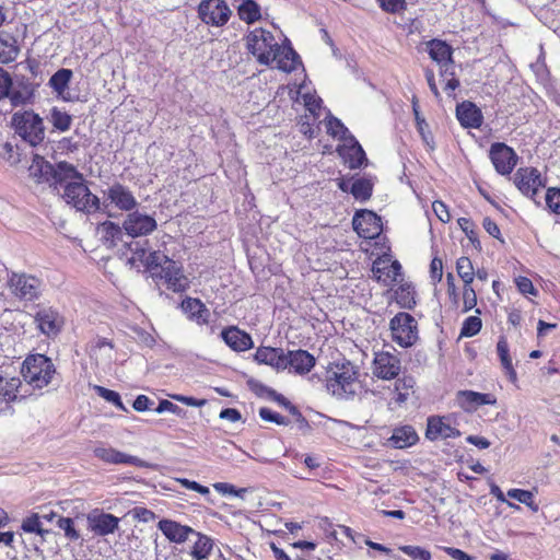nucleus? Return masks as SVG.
<instances>
[{"label":"nucleus","mask_w":560,"mask_h":560,"mask_svg":"<svg viewBox=\"0 0 560 560\" xmlns=\"http://www.w3.org/2000/svg\"><path fill=\"white\" fill-rule=\"evenodd\" d=\"M482 327L481 318L478 316H469L467 317L460 328V337H474L476 336Z\"/></svg>","instance_id":"50"},{"label":"nucleus","mask_w":560,"mask_h":560,"mask_svg":"<svg viewBox=\"0 0 560 560\" xmlns=\"http://www.w3.org/2000/svg\"><path fill=\"white\" fill-rule=\"evenodd\" d=\"M159 529L171 541L182 544L191 540L195 529L189 526L182 525L175 521L162 520L159 522Z\"/></svg>","instance_id":"28"},{"label":"nucleus","mask_w":560,"mask_h":560,"mask_svg":"<svg viewBox=\"0 0 560 560\" xmlns=\"http://www.w3.org/2000/svg\"><path fill=\"white\" fill-rule=\"evenodd\" d=\"M456 117L464 128L478 129L483 122L481 109L469 101H464L456 106Z\"/></svg>","instance_id":"23"},{"label":"nucleus","mask_w":560,"mask_h":560,"mask_svg":"<svg viewBox=\"0 0 560 560\" xmlns=\"http://www.w3.org/2000/svg\"><path fill=\"white\" fill-rule=\"evenodd\" d=\"M164 280L168 290L173 292H184L188 285V278L183 273L182 267L168 257H164V264L161 266L160 272H153Z\"/></svg>","instance_id":"15"},{"label":"nucleus","mask_w":560,"mask_h":560,"mask_svg":"<svg viewBox=\"0 0 560 560\" xmlns=\"http://www.w3.org/2000/svg\"><path fill=\"white\" fill-rule=\"evenodd\" d=\"M22 529L25 533H40V522L37 514H32L22 522Z\"/></svg>","instance_id":"63"},{"label":"nucleus","mask_w":560,"mask_h":560,"mask_svg":"<svg viewBox=\"0 0 560 560\" xmlns=\"http://www.w3.org/2000/svg\"><path fill=\"white\" fill-rule=\"evenodd\" d=\"M489 156L495 171L501 175L511 174L517 162L514 150L503 142L492 143Z\"/></svg>","instance_id":"17"},{"label":"nucleus","mask_w":560,"mask_h":560,"mask_svg":"<svg viewBox=\"0 0 560 560\" xmlns=\"http://www.w3.org/2000/svg\"><path fill=\"white\" fill-rule=\"evenodd\" d=\"M72 75V70L61 68L50 77L48 82V85L57 93L58 96L62 97L65 101L69 100L65 96V92L68 89Z\"/></svg>","instance_id":"38"},{"label":"nucleus","mask_w":560,"mask_h":560,"mask_svg":"<svg viewBox=\"0 0 560 560\" xmlns=\"http://www.w3.org/2000/svg\"><path fill=\"white\" fill-rule=\"evenodd\" d=\"M97 231L107 247L117 246L118 243L124 241V235L126 234L124 231V222L119 225L113 221H104L98 225Z\"/></svg>","instance_id":"33"},{"label":"nucleus","mask_w":560,"mask_h":560,"mask_svg":"<svg viewBox=\"0 0 560 560\" xmlns=\"http://www.w3.org/2000/svg\"><path fill=\"white\" fill-rule=\"evenodd\" d=\"M456 271L464 284L472 283L475 279V269L471 260L466 257H459L456 261Z\"/></svg>","instance_id":"47"},{"label":"nucleus","mask_w":560,"mask_h":560,"mask_svg":"<svg viewBox=\"0 0 560 560\" xmlns=\"http://www.w3.org/2000/svg\"><path fill=\"white\" fill-rule=\"evenodd\" d=\"M93 454L97 459L104 462L105 464L130 465L136 467L144 466V462L141 458L122 453L110 446L98 445L93 450Z\"/></svg>","instance_id":"20"},{"label":"nucleus","mask_w":560,"mask_h":560,"mask_svg":"<svg viewBox=\"0 0 560 560\" xmlns=\"http://www.w3.org/2000/svg\"><path fill=\"white\" fill-rule=\"evenodd\" d=\"M31 173L38 178V182H46L58 189L63 187L69 179L82 180V174L70 163L61 161L55 165L35 155L31 166Z\"/></svg>","instance_id":"2"},{"label":"nucleus","mask_w":560,"mask_h":560,"mask_svg":"<svg viewBox=\"0 0 560 560\" xmlns=\"http://www.w3.org/2000/svg\"><path fill=\"white\" fill-rule=\"evenodd\" d=\"M401 360L397 353L390 351H377L372 362V373L380 380L390 381L399 376Z\"/></svg>","instance_id":"10"},{"label":"nucleus","mask_w":560,"mask_h":560,"mask_svg":"<svg viewBox=\"0 0 560 560\" xmlns=\"http://www.w3.org/2000/svg\"><path fill=\"white\" fill-rule=\"evenodd\" d=\"M258 413L262 420L268 421V422H273L278 425H288L290 423V420L288 418L281 416L280 413H278L267 407H261L259 409Z\"/></svg>","instance_id":"56"},{"label":"nucleus","mask_w":560,"mask_h":560,"mask_svg":"<svg viewBox=\"0 0 560 560\" xmlns=\"http://www.w3.org/2000/svg\"><path fill=\"white\" fill-rule=\"evenodd\" d=\"M154 410L158 413H163V412L167 411V412L174 413L178 417H185V415H186V411L183 408H180L179 406H177L176 404H174L167 399L160 400L158 407Z\"/></svg>","instance_id":"60"},{"label":"nucleus","mask_w":560,"mask_h":560,"mask_svg":"<svg viewBox=\"0 0 560 560\" xmlns=\"http://www.w3.org/2000/svg\"><path fill=\"white\" fill-rule=\"evenodd\" d=\"M401 266L397 260L390 261L385 259H378L374 261L372 272L377 281L384 284H390L397 281L400 276Z\"/></svg>","instance_id":"29"},{"label":"nucleus","mask_w":560,"mask_h":560,"mask_svg":"<svg viewBox=\"0 0 560 560\" xmlns=\"http://www.w3.org/2000/svg\"><path fill=\"white\" fill-rule=\"evenodd\" d=\"M389 329L393 341L402 348H409L418 340V325L409 313H397L389 322Z\"/></svg>","instance_id":"8"},{"label":"nucleus","mask_w":560,"mask_h":560,"mask_svg":"<svg viewBox=\"0 0 560 560\" xmlns=\"http://www.w3.org/2000/svg\"><path fill=\"white\" fill-rule=\"evenodd\" d=\"M285 369H290L296 374L308 373L316 363L315 357L306 350H289L285 352Z\"/></svg>","instance_id":"22"},{"label":"nucleus","mask_w":560,"mask_h":560,"mask_svg":"<svg viewBox=\"0 0 560 560\" xmlns=\"http://www.w3.org/2000/svg\"><path fill=\"white\" fill-rule=\"evenodd\" d=\"M48 120L60 132L68 131L72 125V116L58 107L50 109Z\"/></svg>","instance_id":"40"},{"label":"nucleus","mask_w":560,"mask_h":560,"mask_svg":"<svg viewBox=\"0 0 560 560\" xmlns=\"http://www.w3.org/2000/svg\"><path fill=\"white\" fill-rule=\"evenodd\" d=\"M514 184L523 195L532 199L545 186L540 172L534 167L518 168L514 174Z\"/></svg>","instance_id":"18"},{"label":"nucleus","mask_w":560,"mask_h":560,"mask_svg":"<svg viewBox=\"0 0 560 560\" xmlns=\"http://www.w3.org/2000/svg\"><path fill=\"white\" fill-rule=\"evenodd\" d=\"M427 51L430 58L438 65H450L454 62L453 47L445 40L433 38L427 43Z\"/></svg>","instance_id":"31"},{"label":"nucleus","mask_w":560,"mask_h":560,"mask_svg":"<svg viewBox=\"0 0 560 560\" xmlns=\"http://www.w3.org/2000/svg\"><path fill=\"white\" fill-rule=\"evenodd\" d=\"M15 133L31 147H36L45 139V126L40 116L33 110L15 113L12 116Z\"/></svg>","instance_id":"4"},{"label":"nucleus","mask_w":560,"mask_h":560,"mask_svg":"<svg viewBox=\"0 0 560 560\" xmlns=\"http://www.w3.org/2000/svg\"><path fill=\"white\" fill-rule=\"evenodd\" d=\"M15 535L13 532H0V555L13 558Z\"/></svg>","instance_id":"51"},{"label":"nucleus","mask_w":560,"mask_h":560,"mask_svg":"<svg viewBox=\"0 0 560 560\" xmlns=\"http://www.w3.org/2000/svg\"><path fill=\"white\" fill-rule=\"evenodd\" d=\"M412 108H413L415 119L417 122V129H418L419 133L421 135L423 141L427 144H429V141L432 140V136H431V132L428 130L429 126H428L425 119L420 116L417 103L415 101H413Z\"/></svg>","instance_id":"57"},{"label":"nucleus","mask_w":560,"mask_h":560,"mask_svg":"<svg viewBox=\"0 0 560 560\" xmlns=\"http://www.w3.org/2000/svg\"><path fill=\"white\" fill-rule=\"evenodd\" d=\"M546 205L556 214H560V188H549L546 192Z\"/></svg>","instance_id":"59"},{"label":"nucleus","mask_w":560,"mask_h":560,"mask_svg":"<svg viewBox=\"0 0 560 560\" xmlns=\"http://www.w3.org/2000/svg\"><path fill=\"white\" fill-rule=\"evenodd\" d=\"M373 186L374 183L371 176L358 177L351 184L350 194L355 200L366 201L372 196Z\"/></svg>","instance_id":"39"},{"label":"nucleus","mask_w":560,"mask_h":560,"mask_svg":"<svg viewBox=\"0 0 560 560\" xmlns=\"http://www.w3.org/2000/svg\"><path fill=\"white\" fill-rule=\"evenodd\" d=\"M399 550L409 556L413 560H431V552L419 546L402 545Z\"/></svg>","instance_id":"53"},{"label":"nucleus","mask_w":560,"mask_h":560,"mask_svg":"<svg viewBox=\"0 0 560 560\" xmlns=\"http://www.w3.org/2000/svg\"><path fill=\"white\" fill-rule=\"evenodd\" d=\"M380 7L387 13H399L406 10V0H378Z\"/></svg>","instance_id":"61"},{"label":"nucleus","mask_w":560,"mask_h":560,"mask_svg":"<svg viewBox=\"0 0 560 560\" xmlns=\"http://www.w3.org/2000/svg\"><path fill=\"white\" fill-rule=\"evenodd\" d=\"M353 230L360 237L374 240L383 231L382 219L371 210L357 211L352 219Z\"/></svg>","instance_id":"12"},{"label":"nucleus","mask_w":560,"mask_h":560,"mask_svg":"<svg viewBox=\"0 0 560 560\" xmlns=\"http://www.w3.org/2000/svg\"><path fill=\"white\" fill-rule=\"evenodd\" d=\"M104 206L107 201L120 211L130 212L138 206V201L129 187L115 183L104 191Z\"/></svg>","instance_id":"16"},{"label":"nucleus","mask_w":560,"mask_h":560,"mask_svg":"<svg viewBox=\"0 0 560 560\" xmlns=\"http://www.w3.org/2000/svg\"><path fill=\"white\" fill-rule=\"evenodd\" d=\"M257 393L260 396H265L266 398L277 402L278 405H280L282 407H285L288 405V402L290 401L282 394H279L275 389H272L266 385H262V384H259L257 386Z\"/></svg>","instance_id":"55"},{"label":"nucleus","mask_w":560,"mask_h":560,"mask_svg":"<svg viewBox=\"0 0 560 560\" xmlns=\"http://www.w3.org/2000/svg\"><path fill=\"white\" fill-rule=\"evenodd\" d=\"M58 527L65 532L67 538L71 540H78L80 538V534L74 528V522L70 517H59Z\"/></svg>","instance_id":"58"},{"label":"nucleus","mask_w":560,"mask_h":560,"mask_svg":"<svg viewBox=\"0 0 560 560\" xmlns=\"http://www.w3.org/2000/svg\"><path fill=\"white\" fill-rule=\"evenodd\" d=\"M458 406L465 411H475L483 405H494L497 399L491 394H483L474 390H460L456 397Z\"/></svg>","instance_id":"26"},{"label":"nucleus","mask_w":560,"mask_h":560,"mask_svg":"<svg viewBox=\"0 0 560 560\" xmlns=\"http://www.w3.org/2000/svg\"><path fill=\"white\" fill-rule=\"evenodd\" d=\"M22 381L18 376H4L0 374V413H12L11 402L19 399V389ZM23 396L21 395V398Z\"/></svg>","instance_id":"21"},{"label":"nucleus","mask_w":560,"mask_h":560,"mask_svg":"<svg viewBox=\"0 0 560 560\" xmlns=\"http://www.w3.org/2000/svg\"><path fill=\"white\" fill-rule=\"evenodd\" d=\"M337 152L351 170L360 168L368 162L365 152L354 136H348L339 143Z\"/></svg>","instance_id":"19"},{"label":"nucleus","mask_w":560,"mask_h":560,"mask_svg":"<svg viewBox=\"0 0 560 560\" xmlns=\"http://www.w3.org/2000/svg\"><path fill=\"white\" fill-rule=\"evenodd\" d=\"M89 528L97 536L113 534L119 524V518L109 513H91L88 515Z\"/></svg>","instance_id":"24"},{"label":"nucleus","mask_w":560,"mask_h":560,"mask_svg":"<svg viewBox=\"0 0 560 560\" xmlns=\"http://www.w3.org/2000/svg\"><path fill=\"white\" fill-rule=\"evenodd\" d=\"M451 416H430L427 419L425 438L429 441L455 439L462 435Z\"/></svg>","instance_id":"14"},{"label":"nucleus","mask_w":560,"mask_h":560,"mask_svg":"<svg viewBox=\"0 0 560 560\" xmlns=\"http://www.w3.org/2000/svg\"><path fill=\"white\" fill-rule=\"evenodd\" d=\"M8 287L10 292L23 302H33L42 295L40 280L27 273L11 272L8 278Z\"/></svg>","instance_id":"9"},{"label":"nucleus","mask_w":560,"mask_h":560,"mask_svg":"<svg viewBox=\"0 0 560 560\" xmlns=\"http://www.w3.org/2000/svg\"><path fill=\"white\" fill-rule=\"evenodd\" d=\"M21 373L33 389H43L49 386L58 376L52 360L42 353L28 354L23 361Z\"/></svg>","instance_id":"1"},{"label":"nucleus","mask_w":560,"mask_h":560,"mask_svg":"<svg viewBox=\"0 0 560 560\" xmlns=\"http://www.w3.org/2000/svg\"><path fill=\"white\" fill-rule=\"evenodd\" d=\"M19 55L16 39L5 32H0V62L14 61Z\"/></svg>","instance_id":"37"},{"label":"nucleus","mask_w":560,"mask_h":560,"mask_svg":"<svg viewBox=\"0 0 560 560\" xmlns=\"http://www.w3.org/2000/svg\"><path fill=\"white\" fill-rule=\"evenodd\" d=\"M432 208L440 221L444 223L450 221L451 214L446 205L443 201L435 200L432 203Z\"/></svg>","instance_id":"64"},{"label":"nucleus","mask_w":560,"mask_h":560,"mask_svg":"<svg viewBox=\"0 0 560 560\" xmlns=\"http://www.w3.org/2000/svg\"><path fill=\"white\" fill-rule=\"evenodd\" d=\"M327 132L335 139H338L341 143L348 136H353L349 129L343 125V122L331 116L329 113L327 114Z\"/></svg>","instance_id":"44"},{"label":"nucleus","mask_w":560,"mask_h":560,"mask_svg":"<svg viewBox=\"0 0 560 560\" xmlns=\"http://www.w3.org/2000/svg\"><path fill=\"white\" fill-rule=\"evenodd\" d=\"M93 389L100 397L105 399L107 402L113 404L116 408H118L121 411H127V408L124 405L119 393L100 385H95Z\"/></svg>","instance_id":"49"},{"label":"nucleus","mask_w":560,"mask_h":560,"mask_svg":"<svg viewBox=\"0 0 560 560\" xmlns=\"http://www.w3.org/2000/svg\"><path fill=\"white\" fill-rule=\"evenodd\" d=\"M395 301L396 303L407 310H411L416 305L415 300V290L410 284H401L395 290Z\"/></svg>","instance_id":"42"},{"label":"nucleus","mask_w":560,"mask_h":560,"mask_svg":"<svg viewBox=\"0 0 560 560\" xmlns=\"http://www.w3.org/2000/svg\"><path fill=\"white\" fill-rule=\"evenodd\" d=\"M12 86L11 75L0 67V101L7 100V95Z\"/></svg>","instance_id":"62"},{"label":"nucleus","mask_w":560,"mask_h":560,"mask_svg":"<svg viewBox=\"0 0 560 560\" xmlns=\"http://www.w3.org/2000/svg\"><path fill=\"white\" fill-rule=\"evenodd\" d=\"M33 97V91H31L27 86L23 89H15L13 85L10 88V92L7 95V98L10 101L11 107H19L26 105L31 102Z\"/></svg>","instance_id":"45"},{"label":"nucleus","mask_w":560,"mask_h":560,"mask_svg":"<svg viewBox=\"0 0 560 560\" xmlns=\"http://www.w3.org/2000/svg\"><path fill=\"white\" fill-rule=\"evenodd\" d=\"M357 371L350 363L337 364L328 371L326 388L339 399H348L355 394Z\"/></svg>","instance_id":"3"},{"label":"nucleus","mask_w":560,"mask_h":560,"mask_svg":"<svg viewBox=\"0 0 560 560\" xmlns=\"http://www.w3.org/2000/svg\"><path fill=\"white\" fill-rule=\"evenodd\" d=\"M416 382L412 376L405 375L404 377H396L394 392L397 394L395 400L397 404H404L409 395V390L413 388Z\"/></svg>","instance_id":"43"},{"label":"nucleus","mask_w":560,"mask_h":560,"mask_svg":"<svg viewBox=\"0 0 560 560\" xmlns=\"http://www.w3.org/2000/svg\"><path fill=\"white\" fill-rule=\"evenodd\" d=\"M506 495L511 499L518 501L520 503L528 506L533 512H537L539 510L538 504L535 502L534 493L529 490L524 489H510Z\"/></svg>","instance_id":"46"},{"label":"nucleus","mask_w":560,"mask_h":560,"mask_svg":"<svg viewBox=\"0 0 560 560\" xmlns=\"http://www.w3.org/2000/svg\"><path fill=\"white\" fill-rule=\"evenodd\" d=\"M305 108L310 112V114L315 118H319L320 112H322V98L317 97L314 94L311 93H304L302 94Z\"/></svg>","instance_id":"52"},{"label":"nucleus","mask_w":560,"mask_h":560,"mask_svg":"<svg viewBox=\"0 0 560 560\" xmlns=\"http://www.w3.org/2000/svg\"><path fill=\"white\" fill-rule=\"evenodd\" d=\"M254 359L257 363L270 365L277 371L285 370V352L280 348L259 347L254 354Z\"/></svg>","instance_id":"30"},{"label":"nucleus","mask_w":560,"mask_h":560,"mask_svg":"<svg viewBox=\"0 0 560 560\" xmlns=\"http://www.w3.org/2000/svg\"><path fill=\"white\" fill-rule=\"evenodd\" d=\"M194 539V545L190 551V556L195 560H203L207 559L213 548V540L199 532L195 530V534L191 535V539Z\"/></svg>","instance_id":"36"},{"label":"nucleus","mask_w":560,"mask_h":560,"mask_svg":"<svg viewBox=\"0 0 560 560\" xmlns=\"http://www.w3.org/2000/svg\"><path fill=\"white\" fill-rule=\"evenodd\" d=\"M477 305L476 291L472 283L464 284L463 288V313H467Z\"/></svg>","instance_id":"54"},{"label":"nucleus","mask_w":560,"mask_h":560,"mask_svg":"<svg viewBox=\"0 0 560 560\" xmlns=\"http://www.w3.org/2000/svg\"><path fill=\"white\" fill-rule=\"evenodd\" d=\"M221 337L226 346L236 352H243L254 347L250 335L236 326L224 328L221 331Z\"/></svg>","instance_id":"25"},{"label":"nucleus","mask_w":560,"mask_h":560,"mask_svg":"<svg viewBox=\"0 0 560 560\" xmlns=\"http://www.w3.org/2000/svg\"><path fill=\"white\" fill-rule=\"evenodd\" d=\"M287 44L279 45L275 49L276 67L284 72H292L301 65V60L296 51L292 48L290 42L285 39Z\"/></svg>","instance_id":"27"},{"label":"nucleus","mask_w":560,"mask_h":560,"mask_svg":"<svg viewBox=\"0 0 560 560\" xmlns=\"http://www.w3.org/2000/svg\"><path fill=\"white\" fill-rule=\"evenodd\" d=\"M62 198L68 205L86 214L95 213L101 209L100 198L91 192L83 179L66 183Z\"/></svg>","instance_id":"5"},{"label":"nucleus","mask_w":560,"mask_h":560,"mask_svg":"<svg viewBox=\"0 0 560 560\" xmlns=\"http://www.w3.org/2000/svg\"><path fill=\"white\" fill-rule=\"evenodd\" d=\"M122 222L126 235L131 238L148 236L158 229L155 218L138 211L137 208L130 211Z\"/></svg>","instance_id":"11"},{"label":"nucleus","mask_w":560,"mask_h":560,"mask_svg":"<svg viewBox=\"0 0 560 560\" xmlns=\"http://www.w3.org/2000/svg\"><path fill=\"white\" fill-rule=\"evenodd\" d=\"M497 352L505 375L511 383H516L517 374L512 363L508 340L503 336L498 340Z\"/></svg>","instance_id":"35"},{"label":"nucleus","mask_w":560,"mask_h":560,"mask_svg":"<svg viewBox=\"0 0 560 560\" xmlns=\"http://www.w3.org/2000/svg\"><path fill=\"white\" fill-rule=\"evenodd\" d=\"M182 308L189 316V318L195 320L197 324H208L210 311L199 299H184L182 302Z\"/></svg>","instance_id":"32"},{"label":"nucleus","mask_w":560,"mask_h":560,"mask_svg":"<svg viewBox=\"0 0 560 560\" xmlns=\"http://www.w3.org/2000/svg\"><path fill=\"white\" fill-rule=\"evenodd\" d=\"M238 16L250 24L260 19V7L254 0H243L238 7Z\"/></svg>","instance_id":"41"},{"label":"nucleus","mask_w":560,"mask_h":560,"mask_svg":"<svg viewBox=\"0 0 560 560\" xmlns=\"http://www.w3.org/2000/svg\"><path fill=\"white\" fill-rule=\"evenodd\" d=\"M201 21L212 26H223L231 16V10L223 0H202L198 7Z\"/></svg>","instance_id":"13"},{"label":"nucleus","mask_w":560,"mask_h":560,"mask_svg":"<svg viewBox=\"0 0 560 560\" xmlns=\"http://www.w3.org/2000/svg\"><path fill=\"white\" fill-rule=\"evenodd\" d=\"M246 46L259 63L269 66L275 60V49L278 46L275 36L264 28H255L246 37Z\"/></svg>","instance_id":"7"},{"label":"nucleus","mask_w":560,"mask_h":560,"mask_svg":"<svg viewBox=\"0 0 560 560\" xmlns=\"http://www.w3.org/2000/svg\"><path fill=\"white\" fill-rule=\"evenodd\" d=\"M33 324L36 330L49 340H55L63 330L65 316L55 307L44 304L36 305Z\"/></svg>","instance_id":"6"},{"label":"nucleus","mask_w":560,"mask_h":560,"mask_svg":"<svg viewBox=\"0 0 560 560\" xmlns=\"http://www.w3.org/2000/svg\"><path fill=\"white\" fill-rule=\"evenodd\" d=\"M418 441V433L412 425L395 428L392 436L389 438V442L395 448H407L415 445Z\"/></svg>","instance_id":"34"},{"label":"nucleus","mask_w":560,"mask_h":560,"mask_svg":"<svg viewBox=\"0 0 560 560\" xmlns=\"http://www.w3.org/2000/svg\"><path fill=\"white\" fill-rule=\"evenodd\" d=\"M440 66V75L443 78L446 83L444 90L446 92H453L459 86L458 79L455 78V66L454 62H450V65H439Z\"/></svg>","instance_id":"48"}]
</instances>
